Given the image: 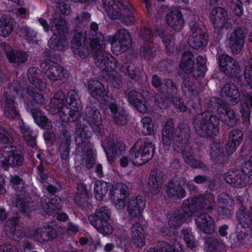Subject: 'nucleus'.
I'll return each mask as SVG.
<instances>
[{"instance_id": "obj_60", "label": "nucleus", "mask_w": 252, "mask_h": 252, "mask_svg": "<svg viewBox=\"0 0 252 252\" xmlns=\"http://www.w3.org/2000/svg\"><path fill=\"white\" fill-rule=\"evenodd\" d=\"M184 240L188 247L193 248L195 247L196 243L194 241L193 236L189 230L185 231Z\"/></svg>"}, {"instance_id": "obj_62", "label": "nucleus", "mask_w": 252, "mask_h": 252, "mask_svg": "<svg viewBox=\"0 0 252 252\" xmlns=\"http://www.w3.org/2000/svg\"><path fill=\"white\" fill-rule=\"evenodd\" d=\"M159 35H160L162 38L163 42L164 44L166 51L168 52L171 54L174 53L175 52H177V50L175 49L174 44L171 41L169 40L166 36H163L162 33L160 34L159 33Z\"/></svg>"}, {"instance_id": "obj_18", "label": "nucleus", "mask_w": 252, "mask_h": 252, "mask_svg": "<svg viewBox=\"0 0 252 252\" xmlns=\"http://www.w3.org/2000/svg\"><path fill=\"white\" fill-rule=\"evenodd\" d=\"M210 18L215 31L219 32L227 23V13L224 8L217 7L212 11Z\"/></svg>"}, {"instance_id": "obj_4", "label": "nucleus", "mask_w": 252, "mask_h": 252, "mask_svg": "<svg viewBox=\"0 0 252 252\" xmlns=\"http://www.w3.org/2000/svg\"><path fill=\"white\" fill-rule=\"evenodd\" d=\"M154 145L151 142H145L139 147L134 146L129 151V157L123 156L120 160L122 167H126L130 161L133 165L141 166L150 160L153 155Z\"/></svg>"}, {"instance_id": "obj_63", "label": "nucleus", "mask_w": 252, "mask_h": 252, "mask_svg": "<svg viewBox=\"0 0 252 252\" xmlns=\"http://www.w3.org/2000/svg\"><path fill=\"white\" fill-rule=\"evenodd\" d=\"M159 35H160L162 38L163 42L164 44L166 51L168 52L171 54L174 53L175 52H177V50L175 49L174 44L171 41L169 40L166 36H163L162 33L160 34L159 33Z\"/></svg>"}, {"instance_id": "obj_50", "label": "nucleus", "mask_w": 252, "mask_h": 252, "mask_svg": "<svg viewBox=\"0 0 252 252\" xmlns=\"http://www.w3.org/2000/svg\"><path fill=\"white\" fill-rule=\"evenodd\" d=\"M13 30L12 24L9 20L0 22V35L4 37L8 36Z\"/></svg>"}, {"instance_id": "obj_5", "label": "nucleus", "mask_w": 252, "mask_h": 252, "mask_svg": "<svg viewBox=\"0 0 252 252\" xmlns=\"http://www.w3.org/2000/svg\"><path fill=\"white\" fill-rule=\"evenodd\" d=\"M219 122V119L209 111L197 114L193 120L196 133L202 137L216 135Z\"/></svg>"}, {"instance_id": "obj_32", "label": "nucleus", "mask_w": 252, "mask_h": 252, "mask_svg": "<svg viewBox=\"0 0 252 252\" xmlns=\"http://www.w3.org/2000/svg\"><path fill=\"white\" fill-rule=\"evenodd\" d=\"M107 104L111 112L114 115L115 121L118 124L123 126L127 123V117L125 112H117L118 107L115 100L113 97H107Z\"/></svg>"}, {"instance_id": "obj_46", "label": "nucleus", "mask_w": 252, "mask_h": 252, "mask_svg": "<svg viewBox=\"0 0 252 252\" xmlns=\"http://www.w3.org/2000/svg\"><path fill=\"white\" fill-rule=\"evenodd\" d=\"M18 121L21 122L20 128L24 138L28 144L32 146H33L35 144L34 138L31 135V131L28 127L26 126L24 123L21 122L20 120L18 119Z\"/></svg>"}, {"instance_id": "obj_35", "label": "nucleus", "mask_w": 252, "mask_h": 252, "mask_svg": "<svg viewBox=\"0 0 252 252\" xmlns=\"http://www.w3.org/2000/svg\"><path fill=\"white\" fill-rule=\"evenodd\" d=\"M64 95L62 92H58L54 95V97L51 99L50 103V111L53 114L57 113H60L61 111H63V100Z\"/></svg>"}, {"instance_id": "obj_49", "label": "nucleus", "mask_w": 252, "mask_h": 252, "mask_svg": "<svg viewBox=\"0 0 252 252\" xmlns=\"http://www.w3.org/2000/svg\"><path fill=\"white\" fill-rule=\"evenodd\" d=\"M225 181L229 184L233 185L235 187H241L244 184V182H239L240 178L236 176L234 172H228L225 173L224 176Z\"/></svg>"}, {"instance_id": "obj_45", "label": "nucleus", "mask_w": 252, "mask_h": 252, "mask_svg": "<svg viewBox=\"0 0 252 252\" xmlns=\"http://www.w3.org/2000/svg\"><path fill=\"white\" fill-rule=\"evenodd\" d=\"M228 196L225 193H222L219 198V204L220 208L218 210L219 213L223 217L228 216L230 215V210L224 207L227 203Z\"/></svg>"}, {"instance_id": "obj_34", "label": "nucleus", "mask_w": 252, "mask_h": 252, "mask_svg": "<svg viewBox=\"0 0 252 252\" xmlns=\"http://www.w3.org/2000/svg\"><path fill=\"white\" fill-rule=\"evenodd\" d=\"M40 70L36 67H31L28 69V77L31 83L37 89L43 91L46 88V83L40 80L39 76Z\"/></svg>"}, {"instance_id": "obj_28", "label": "nucleus", "mask_w": 252, "mask_h": 252, "mask_svg": "<svg viewBox=\"0 0 252 252\" xmlns=\"http://www.w3.org/2000/svg\"><path fill=\"white\" fill-rule=\"evenodd\" d=\"M163 172L158 169L151 171L150 177L149 185L152 194L156 195L159 191V188L162 183Z\"/></svg>"}, {"instance_id": "obj_29", "label": "nucleus", "mask_w": 252, "mask_h": 252, "mask_svg": "<svg viewBox=\"0 0 252 252\" xmlns=\"http://www.w3.org/2000/svg\"><path fill=\"white\" fill-rule=\"evenodd\" d=\"M237 218L239 220L238 227L244 228L250 227L252 225V208L249 211L246 208L242 206L237 212Z\"/></svg>"}, {"instance_id": "obj_33", "label": "nucleus", "mask_w": 252, "mask_h": 252, "mask_svg": "<svg viewBox=\"0 0 252 252\" xmlns=\"http://www.w3.org/2000/svg\"><path fill=\"white\" fill-rule=\"evenodd\" d=\"M27 107L28 109H30L35 122L39 126L46 129H50L52 128L51 122L40 111L36 109H32L28 105Z\"/></svg>"}, {"instance_id": "obj_9", "label": "nucleus", "mask_w": 252, "mask_h": 252, "mask_svg": "<svg viewBox=\"0 0 252 252\" xmlns=\"http://www.w3.org/2000/svg\"><path fill=\"white\" fill-rule=\"evenodd\" d=\"M23 161L22 156L18 153L13 146H6L0 150V162L7 169L9 166H19Z\"/></svg>"}, {"instance_id": "obj_59", "label": "nucleus", "mask_w": 252, "mask_h": 252, "mask_svg": "<svg viewBox=\"0 0 252 252\" xmlns=\"http://www.w3.org/2000/svg\"><path fill=\"white\" fill-rule=\"evenodd\" d=\"M127 97L129 102L132 105H134L136 103L139 102L138 101L141 98H143L141 93L134 90H132L128 93L127 94Z\"/></svg>"}, {"instance_id": "obj_36", "label": "nucleus", "mask_w": 252, "mask_h": 252, "mask_svg": "<svg viewBox=\"0 0 252 252\" xmlns=\"http://www.w3.org/2000/svg\"><path fill=\"white\" fill-rule=\"evenodd\" d=\"M192 59L193 55L190 51L185 52L180 63L181 69L187 73L191 72L194 66V63Z\"/></svg>"}, {"instance_id": "obj_16", "label": "nucleus", "mask_w": 252, "mask_h": 252, "mask_svg": "<svg viewBox=\"0 0 252 252\" xmlns=\"http://www.w3.org/2000/svg\"><path fill=\"white\" fill-rule=\"evenodd\" d=\"M219 64L221 71L226 75H233L239 71L238 63L227 54L219 57Z\"/></svg>"}, {"instance_id": "obj_31", "label": "nucleus", "mask_w": 252, "mask_h": 252, "mask_svg": "<svg viewBox=\"0 0 252 252\" xmlns=\"http://www.w3.org/2000/svg\"><path fill=\"white\" fill-rule=\"evenodd\" d=\"M242 133L239 129H234L230 132L229 141L226 145L228 154L233 153L239 146L242 141Z\"/></svg>"}, {"instance_id": "obj_58", "label": "nucleus", "mask_w": 252, "mask_h": 252, "mask_svg": "<svg viewBox=\"0 0 252 252\" xmlns=\"http://www.w3.org/2000/svg\"><path fill=\"white\" fill-rule=\"evenodd\" d=\"M148 252H174V250L172 246L165 242H162L160 247L157 249L151 248Z\"/></svg>"}, {"instance_id": "obj_21", "label": "nucleus", "mask_w": 252, "mask_h": 252, "mask_svg": "<svg viewBox=\"0 0 252 252\" xmlns=\"http://www.w3.org/2000/svg\"><path fill=\"white\" fill-rule=\"evenodd\" d=\"M221 95L225 100H220V98L218 102L221 100L224 104L230 103L234 105L237 103L239 94L237 87L233 84L229 83L224 85L222 88Z\"/></svg>"}, {"instance_id": "obj_57", "label": "nucleus", "mask_w": 252, "mask_h": 252, "mask_svg": "<svg viewBox=\"0 0 252 252\" xmlns=\"http://www.w3.org/2000/svg\"><path fill=\"white\" fill-rule=\"evenodd\" d=\"M231 8L234 14L241 16L243 13L242 3L240 0H232Z\"/></svg>"}, {"instance_id": "obj_25", "label": "nucleus", "mask_w": 252, "mask_h": 252, "mask_svg": "<svg viewBox=\"0 0 252 252\" xmlns=\"http://www.w3.org/2000/svg\"><path fill=\"white\" fill-rule=\"evenodd\" d=\"M50 199L46 196H43L41 199L40 208L48 215H52L56 209L60 207L59 204L61 200L57 196L50 195Z\"/></svg>"}, {"instance_id": "obj_8", "label": "nucleus", "mask_w": 252, "mask_h": 252, "mask_svg": "<svg viewBox=\"0 0 252 252\" xmlns=\"http://www.w3.org/2000/svg\"><path fill=\"white\" fill-rule=\"evenodd\" d=\"M190 27L191 34L189 38V43L193 48L201 49L207 44L206 35V29L203 25H200L199 22H191Z\"/></svg>"}, {"instance_id": "obj_13", "label": "nucleus", "mask_w": 252, "mask_h": 252, "mask_svg": "<svg viewBox=\"0 0 252 252\" xmlns=\"http://www.w3.org/2000/svg\"><path fill=\"white\" fill-rule=\"evenodd\" d=\"M102 145L110 163L114 160L115 158L122 155L126 150L125 145L123 143L113 140L104 141Z\"/></svg>"}, {"instance_id": "obj_51", "label": "nucleus", "mask_w": 252, "mask_h": 252, "mask_svg": "<svg viewBox=\"0 0 252 252\" xmlns=\"http://www.w3.org/2000/svg\"><path fill=\"white\" fill-rule=\"evenodd\" d=\"M244 76L248 85L252 89V59L246 63Z\"/></svg>"}, {"instance_id": "obj_53", "label": "nucleus", "mask_w": 252, "mask_h": 252, "mask_svg": "<svg viewBox=\"0 0 252 252\" xmlns=\"http://www.w3.org/2000/svg\"><path fill=\"white\" fill-rule=\"evenodd\" d=\"M87 198V191L86 187L83 185H79L78 187L77 195L75 198V201L76 202L79 203L86 201Z\"/></svg>"}, {"instance_id": "obj_48", "label": "nucleus", "mask_w": 252, "mask_h": 252, "mask_svg": "<svg viewBox=\"0 0 252 252\" xmlns=\"http://www.w3.org/2000/svg\"><path fill=\"white\" fill-rule=\"evenodd\" d=\"M142 132L145 135H150L154 132V125L151 118L145 117L142 120Z\"/></svg>"}, {"instance_id": "obj_37", "label": "nucleus", "mask_w": 252, "mask_h": 252, "mask_svg": "<svg viewBox=\"0 0 252 252\" xmlns=\"http://www.w3.org/2000/svg\"><path fill=\"white\" fill-rule=\"evenodd\" d=\"M250 106L252 108V92L244 94L241 101L240 113L244 119H247L250 117Z\"/></svg>"}, {"instance_id": "obj_56", "label": "nucleus", "mask_w": 252, "mask_h": 252, "mask_svg": "<svg viewBox=\"0 0 252 252\" xmlns=\"http://www.w3.org/2000/svg\"><path fill=\"white\" fill-rule=\"evenodd\" d=\"M95 216L94 220H108L110 217V211L106 207H101L95 212Z\"/></svg>"}, {"instance_id": "obj_52", "label": "nucleus", "mask_w": 252, "mask_h": 252, "mask_svg": "<svg viewBox=\"0 0 252 252\" xmlns=\"http://www.w3.org/2000/svg\"><path fill=\"white\" fill-rule=\"evenodd\" d=\"M155 52L152 45L146 43L141 48L140 54L142 57L147 60L153 57L155 54Z\"/></svg>"}, {"instance_id": "obj_47", "label": "nucleus", "mask_w": 252, "mask_h": 252, "mask_svg": "<svg viewBox=\"0 0 252 252\" xmlns=\"http://www.w3.org/2000/svg\"><path fill=\"white\" fill-rule=\"evenodd\" d=\"M32 204L31 203L29 204L28 198H24L20 195L16 200V207L18 208L19 212L27 214L30 210L29 208L32 207Z\"/></svg>"}, {"instance_id": "obj_41", "label": "nucleus", "mask_w": 252, "mask_h": 252, "mask_svg": "<svg viewBox=\"0 0 252 252\" xmlns=\"http://www.w3.org/2000/svg\"><path fill=\"white\" fill-rule=\"evenodd\" d=\"M7 58L11 63H17L26 62L28 60L27 55L22 52H15L11 49L7 52Z\"/></svg>"}, {"instance_id": "obj_24", "label": "nucleus", "mask_w": 252, "mask_h": 252, "mask_svg": "<svg viewBox=\"0 0 252 252\" xmlns=\"http://www.w3.org/2000/svg\"><path fill=\"white\" fill-rule=\"evenodd\" d=\"M219 105L218 108V113L220 114L221 120L226 125L233 126L236 123V117L233 111L228 109L226 104L220 100L218 102Z\"/></svg>"}, {"instance_id": "obj_7", "label": "nucleus", "mask_w": 252, "mask_h": 252, "mask_svg": "<svg viewBox=\"0 0 252 252\" xmlns=\"http://www.w3.org/2000/svg\"><path fill=\"white\" fill-rule=\"evenodd\" d=\"M67 107L63 108V111L60 113V118L62 122L75 121L81 116L82 104L79 96L74 90H70L66 98Z\"/></svg>"}, {"instance_id": "obj_39", "label": "nucleus", "mask_w": 252, "mask_h": 252, "mask_svg": "<svg viewBox=\"0 0 252 252\" xmlns=\"http://www.w3.org/2000/svg\"><path fill=\"white\" fill-rule=\"evenodd\" d=\"M92 224L100 233L104 235L111 234L113 231V227L109 224L107 220H91Z\"/></svg>"}, {"instance_id": "obj_23", "label": "nucleus", "mask_w": 252, "mask_h": 252, "mask_svg": "<svg viewBox=\"0 0 252 252\" xmlns=\"http://www.w3.org/2000/svg\"><path fill=\"white\" fill-rule=\"evenodd\" d=\"M146 205V199L141 195L131 198L128 204V213L131 218H138Z\"/></svg>"}, {"instance_id": "obj_10", "label": "nucleus", "mask_w": 252, "mask_h": 252, "mask_svg": "<svg viewBox=\"0 0 252 252\" xmlns=\"http://www.w3.org/2000/svg\"><path fill=\"white\" fill-rule=\"evenodd\" d=\"M41 67L44 70L45 75L51 80L65 82L68 74L63 68L56 63L46 61L41 63Z\"/></svg>"}, {"instance_id": "obj_64", "label": "nucleus", "mask_w": 252, "mask_h": 252, "mask_svg": "<svg viewBox=\"0 0 252 252\" xmlns=\"http://www.w3.org/2000/svg\"><path fill=\"white\" fill-rule=\"evenodd\" d=\"M10 183L15 190L19 189L23 187L24 183L23 180L17 176H11Z\"/></svg>"}, {"instance_id": "obj_20", "label": "nucleus", "mask_w": 252, "mask_h": 252, "mask_svg": "<svg viewBox=\"0 0 252 252\" xmlns=\"http://www.w3.org/2000/svg\"><path fill=\"white\" fill-rule=\"evenodd\" d=\"M86 120L92 129L98 132L101 129V117L100 112L95 107H87L85 112Z\"/></svg>"}, {"instance_id": "obj_6", "label": "nucleus", "mask_w": 252, "mask_h": 252, "mask_svg": "<svg viewBox=\"0 0 252 252\" xmlns=\"http://www.w3.org/2000/svg\"><path fill=\"white\" fill-rule=\"evenodd\" d=\"M51 29L53 35L48 41V46L55 50H63L67 48L66 25L64 20L54 19L51 23Z\"/></svg>"}, {"instance_id": "obj_27", "label": "nucleus", "mask_w": 252, "mask_h": 252, "mask_svg": "<svg viewBox=\"0 0 252 252\" xmlns=\"http://www.w3.org/2000/svg\"><path fill=\"white\" fill-rule=\"evenodd\" d=\"M131 241L135 247L142 248L145 244V234L139 223L133 224L131 228Z\"/></svg>"}, {"instance_id": "obj_40", "label": "nucleus", "mask_w": 252, "mask_h": 252, "mask_svg": "<svg viewBox=\"0 0 252 252\" xmlns=\"http://www.w3.org/2000/svg\"><path fill=\"white\" fill-rule=\"evenodd\" d=\"M44 167L42 165H39L37 168L38 177L39 181L44 188L49 192L53 193L56 192V189L55 187L50 184L48 181V177L44 173Z\"/></svg>"}, {"instance_id": "obj_14", "label": "nucleus", "mask_w": 252, "mask_h": 252, "mask_svg": "<svg viewBox=\"0 0 252 252\" xmlns=\"http://www.w3.org/2000/svg\"><path fill=\"white\" fill-rule=\"evenodd\" d=\"M88 90L90 94L99 100H104L107 104V97H112L108 95V90L104 86L95 79L89 81L88 83Z\"/></svg>"}, {"instance_id": "obj_1", "label": "nucleus", "mask_w": 252, "mask_h": 252, "mask_svg": "<svg viewBox=\"0 0 252 252\" xmlns=\"http://www.w3.org/2000/svg\"><path fill=\"white\" fill-rule=\"evenodd\" d=\"M106 41L104 35H98L97 38L91 39L86 32H76L71 42V48L75 55L81 59L87 58L92 52L100 50L95 57V63L102 70L111 71L116 69V60L103 52Z\"/></svg>"}, {"instance_id": "obj_17", "label": "nucleus", "mask_w": 252, "mask_h": 252, "mask_svg": "<svg viewBox=\"0 0 252 252\" xmlns=\"http://www.w3.org/2000/svg\"><path fill=\"white\" fill-rule=\"evenodd\" d=\"M245 37L244 32L241 29H236L227 34L228 45L233 53L237 54L241 51Z\"/></svg>"}, {"instance_id": "obj_54", "label": "nucleus", "mask_w": 252, "mask_h": 252, "mask_svg": "<svg viewBox=\"0 0 252 252\" xmlns=\"http://www.w3.org/2000/svg\"><path fill=\"white\" fill-rule=\"evenodd\" d=\"M122 72L127 74L130 78H134L137 73L136 68L134 65H130L127 63L124 64L121 68Z\"/></svg>"}, {"instance_id": "obj_11", "label": "nucleus", "mask_w": 252, "mask_h": 252, "mask_svg": "<svg viewBox=\"0 0 252 252\" xmlns=\"http://www.w3.org/2000/svg\"><path fill=\"white\" fill-rule=\"evenodd\" d=\"M131 40L128 32L125 29L120 30L112 38V51L116 55L127 50L130 45Z\"/></svg>"}, {"instance_id": "obj_30", "label": "nucleus", "mask_w": 252, "mask_h": 252, "mask_svg": "<svg viewBox=\"0 0 252 252\" xmlns=\"http://www.w3.org/2000/svg\"><path fill=\"white\" fill-rule=\"evenodd\" d=\"M167 23L170 28L175 30H181L184 26V20L181 12L179 10L173 11L166 16Z\"/></svg>"}, {"instance_id": "obj_15", "label": "nucleus", "mask_w": 252, "mask_h": 252, "mask_svg": "<svg viewBox=\"0 0 252 252\" xmlns=\"http://www.w3.org/2000/svg\"><path fill=\"white\" fill-rule=\"evenodd\" d=\"M112 188L111 198L115 201L116 207L119 209L124 208L128 195L127 186L124 184L118 183L115 188Z\"/></svg>"}, {"instance_id": "obj_12", "label": "nucleus", "mask_w": 252, "mask_h": 252, "mask_svg": "<svg viewBox=\"0 0 252 252\" xmlns=\"http://www.w3.org/2000/svg\"><path fill=\"white\" fill-rule=\"evenodd\" d=\"M4 231L8 237L15 241H19L25 235V229L20 225L17 217L8 219L5 224Z\"/></svg>"}, {"instance_id": "obj_38", "label": "nucleus", "mask_w": 252, "mask_h": 252, "mask_svg": "<svg viewBox=\"0 0 252 252\" xmlns=\"http://www.w3.org/2000/svg\"><path fill=\"white\" fill-rule=\"evenodd\" d=\"M103 8L108 16L112 19H117L121 17L119 8L114 4V0H103Z\"/></svg>"}, {"instance_id": "obj_42", "label": "nucleus", "mask_w": 252, "mask_h": 252, "mask_svg": "<svg viewBox=\"0 0 252 252\" xmlns=\"http://www.w3.org/2000/svg\"><path fill=\"white\" fill-rule=\"evenodd\" d=\"M4 103V112L5 115L10 119L18 117V113L15 109L13 100L6 97Z\"/></svg>"}, {"instance_id": "obj_19", "label": "nucleus", "mask_w": 252, "mask_h": 252, "mask_svg": "<svg viewBox=\"0 0 252 252\" xmlns=\"http://www.w3.org/2000/svg\"><path fill=\"white\" fill-rule=\"evenodd\" d=\"M57 236L56 230L50 226L38 228L31 232V237L40 243L53 240Z\"/></svg>"}, {"instance_id": "obj_26", "label": "nucleus", "mask_w": 252, "mask_h": 252, "mask_svg": "<svg viewBox=\"0 0 252 252\" xmlns=\"http://www.w3.org/2000/svg\"><path fill=\"white\" fill-rule=\"evenodd\" d=\"M197 228L206 233L212 232L215 228L214 220L209 215L202 214L195 220Z\"/></svg>"}, {"instance_id": "obj_3", "label": "nucleus", "mask_w": 252, "mask_h": 252, "mask_svg": "<svg viewBox=\"0 0 252 252\" xmlns=\"http://www.w3.org/2000/svg\"><path fill=\"white\" fill-rule=\"evenodd\" d=\"M215 197L209 194L204 198H198L191 199L190 203H185L183 208L184 215L182 213H176L172 214L169 220V225L171 227L175 228L179 226L187 220V218L191 216L193 214H197V211L201 209H211L214 206Z\"/></svg>"}, {"instance_id": "obj_55", "label": "nucleus", "mask_w": 252, "mask_h": 252, "mask_svg": "<svg viewBox=\"0 0 252 252\" xmlns=\"http://www.w3.org/2000/svg\"><path fill=\"white\" fill-rule=\"evenodd\" d=\"M27 91L36 104L41 105L43 103L44 100V96L41 94L35 92L34 89L32 87H28Z\"/></svg>"}, {"instance_id": "obj_22", "label": "nucleus", "mask_w": 252, "mask_h": 252, "mask_svg": "<svg viewBox=\"0 0 252 252\" xmlns=\"http://www.w3.org/2000/svg\"><path fill=\"white\" fill-rule=\"evenodd\" d=\"M112 188H115V186H111L105 182L97 180L94 186L95 198L99 200H106L111 198Z\"/></svg>"}, {"instance_id": "obj_61", "label": "nucleus", "mask_w": 252, "mask_h": 252, "mask_svg": "<svg viewBox=\"0 0 252 252\" xmlns=\"http://www.w3.org/2000/svg\"><path fill=\"white\" fill-rule=\"evenodd\" d=\"M242 170L244 174L249 178H252V156L249 161L245 162L243 164Z\"/></svg>"}, {"instance_id": "obj_44", "label": "nucleus", "mask_w": 252, "mask_h": 252, "mask_svg": "<svg viewBox=\"0 0 252 252\" xmlns=\"http://www.w3.org/2000/svg\"><path fill=\"white\" fill-rule=\"evenodd\" d=\"M167 192L168 195L171 197L183 198L185 195V190L180 185L176 186L172 183L168 185Z\"/></svg>"}, {"instance_id": "obj_43", "label": "nucleus", "mask_w": 252, "mask_h": 252, "mask_svg": "<svg viewBox=\"0 0 252 252\" xmlns=\"http://www.w3.org/2000/svg\"><path fill=\"white\" fill-rule=\"evenodd\" d=\"M75 142L79 147H86L89 142V137L84 128L77 127L75 132Z\"/></svg>"}, {"instance_id": "obj_2", "label": "nucleus", "mask_w": 252, "mask_h": 252, "mask_svg": "<svg viewBox=\"0 0 252 252\" xmlns=\"http://www.w3.org/2000/svg\"><path fill=\"white\" fill-rule=\"evenodd\" d=\"M173 121L168 120L162 130V142L165 145L171 144L173 141V147L177 152L183 153L185 161L188 164L194 168L202 167L203 163L200 161L195 159L191 155L189 154L184 150L185 144L188 140L189 135V127L184 124H180L175 131H173Z\"/></svg>"}]
</instances>
